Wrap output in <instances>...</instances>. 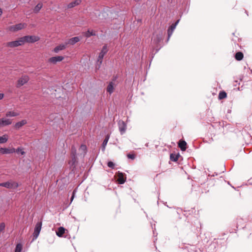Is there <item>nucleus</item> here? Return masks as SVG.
I'll list each match as a JSON object with an SVG mask.
<instances>
[{"mask_svg": "<svg viewBox=\"0 0 252 252\" xmlns=\"http://www.w3.org/2000/svg\"><path fill=\"white\" fill-rule=\"evenodd\" d=\"M39 37L34 35H26L22 37L23 44L25 42L33 43L39 40Z\"/></svg>", "mask_w": 252, "mask_h": 252, "instance_id": "nucleus-2", "label": "nucleus"}, {"mask_svg": "<svg viewBox=\"0 0 252 252\" xmlns=\"http://www.w3.org/2000/svg\"><path fill=\"white\" fill-rule=\"evenodd\" d=\"M117 181L119 184H123L125 183L126 177V175L120 171H118L116 174Z\"/></svg>", "mask_w": 252, "mask_h": 252, "instance_id": "nucleus-3", "label": "nucleus"}, {"mask_svg": "<svg viewBox=\"0 0 252 252\" xmlns=\"http://www.w3.org/2000/svg\"><path fill=\"white\" fill-rule=\"evenodd\" d=\"M0 153L2 154H8L15 153V149L13 148L11 149L1 148Z\"/></svg>", "mask_w": 252, "mask_h": 252, "instance_id": "nucleus-10", "label": "nucleus"}, {"mask_svg": "<svg viewBox=\"0 0 252 252\" xmlns=\"http://www.w3.org/2000/svg\"><path fill=\"white\" fill-rule=\"evenodd\" d=\"M29 81L28 76L25 75L23 76L21 78H20L18 81L17 87H20L25 84H26Z\"/></svg>", "mask_w": 252, "mask_h": 252, "instance_id": "nucleus-9", "label": "nucleus"}, {"mask_svg": "<svg viewBox=\"0 0 252 252\" xmlns=\"http://www.w3.org/2000/svg\"><path fill=\"white\" fill-rule=\"evenodd\" d=\"M63 56H56L50 58L48 61L50 63L55 64L58 62H61L63 61Z\"/></svg>", "mask_w": 252, "mask_h": 252, "instance_id": "nucleus-11", "label": "nucleus"}, {"mask_svg": "<svg viewBox=\"0 0 252 252\" xmlns=\"http://www.w3.org/2000/svg\"><path fill=\"white\" fill-rule=\"evenodd\" d=\"M65 228L63 227H60L58 230L56 231V234L59 237H62L65 232Z\"/></svg>", "mask_w": 252, "mask_h": 252, "instance_id": "nucleus-21", "label": "nucleus"}, {"mask_svg": "<svg viewBox=\"0 0 252 252\" xmlns=\"http://www.w3.org/2000/svg\"><path fill=\"white\" fill-rule=\"evenodd\" d=\"M161 39V35H158L157 36V39L156 40L155 39H154V41H156V43H158L159 42Z\"/></svg>", "mask_w": 252, "mask_h": 252, "instance_id": "nucleus-35", "label": "nucleus"}, {"mask_svg": "<svg viewBox=\"0 0 252 252\" xmlns=\"http://www.w3.org/2000/svg\"><path fill=\"white\" fill-rule=\"evenodd\" d=\"M23 44H24L23 41L22 39V37H21L17 40L7 42L5 44V46L11 48H13L21 46Z\"/></svg>", "mask_w": 252, "mask_h": 252, "instance_id": "nucleus-5", "label": "nucleus"}, {"mask_svg": "<svg viewBox=\"0 0 252 252\" xmlns=\"http://www.w3.org/2000/svg\"><path fill=\"white\" fill-rule=\"evenodd\" d=\"M227 94L225 92H220L219 94V98L220 99H223L226 97Z\"/></svg>", "mask_w": 252, "mask_h": 252, "instance_id": "nucleus-31", "label": "nucleus"}, {"mask_svg": "<svg viewBox=\"0 0 252 252\" xmlns=\"http://www.w3.org/2000/svg\"><path fill=\"white\" fill-rule=\"evenodd\" d=\"M2 13V10H1V9L0 8V15H1Z\"/></svg>", "mask_w": 252, "mask_h": 252, "instance_id": "nucleus-40", "label": "nucleus"}, {"mask_svg": "<svg viewBox=\"0 0 252 252\" xmlns=\"http://www.w3.org/2000/svg\"><path fill=\"white\" fill-rule=\"evenodd\" d=\"M109 139V135H107L105 137L104 140H103L102 144V149L103 150H105V146H106V145H107V144L108 143Z\"/></svg>", "mask_w": 252, "mask_h": 252, "instance_id": "nucleus-28", "label": "nucleus"}, {"mask_svg": "<svg viewBox=\"0 0 252 252\" xmlns=\"http://www.w3.org/2000/svg\"><path fill=\"white\" fill-rule=\"evenodd\" d=\"M80 0H76L74 1H72L67 5V8H71L74 7V6L79 5L80 3Z\"/></svg>", "mask_w": 252, "mask_h": 252, "instance_id": "nucleus-20", "label": "nucleus"}, {"mask_svg": "<svg viewBox=\"0 0 252 252\" xmlns=\"http://www.w3.org/2000/svg\"><path fill=\"white\" fill-rule=\"evenodd\" d=\"M107 165L109 167L113 169L114 168L115 164L112 161H109L107 163Z\"/></svg>", "mask_w": 252, "mask_h": 252, "instance_id": "nucleus-33", "label": "nucleus"}, {"mask_svg": "<svg viewBox=\"0 0 252 252\" xmlns=\"http://www.w3.org/2000/svg\"><path fill=\"white\" fill-rule=\"evenodd\" d=\"M114 83L113 82H110L107 87V92L110 94H111L114 91Z\"/></svg>", "mask_w": 252, "mask_h": 252, "instance_id": "nucleus-18", "label": "nucleus"}, {"mask_svg": "<svg viewBox=\"0 0 252 252\" xmlns=\"http://www.w3.org/2000/svg\"><path fill=\"white\" fill-rule=\"evenodd\" d=\"M80 40V38L78 36L72 37L69 39L68 41L66 43V44L74 45L76 43L79 41Z\"/></svg>", "mask_w": 252, "mask_h": 252, "instance_id": "nucleus-14", "label": "nucleus"}, {"mask_svg": "<svg viewBox=\"0 0 252 252\" xmlns=\"http://www.w3.org/2000/svg\"><path fill=\"white\" fill-rule=\"evenodd\" d=\"M73 147H71V157L72 159L70 161H69V164L71 165L72 166L75 167V162L76 161V156H75V153H73Z\"/></svg>", "mask_w": 252, "mask_h": 252, "instance_id": "nucleus-13", "label": "nucleus"}, {"mask_svg": "<svg viewBox=\"0 0 252 252\" xmlns=\"http://www.w3.org/2000/svg\"><path fill=\"white\" fill-rule=\"evenodd\" d=\"M26 25L24 23H19L15 25L11 26L9 27V30L12 32H16L24 29Z\"/></svg>", "mask_w": 252, "mask_h": 252, "instance_id": "nucleus-7", "label": "nucleus"}, {"mask_svg": "<svg viewBox=\"0 0 252 252\" xmlns=\"http://www.w3.org/2000/svg\"><path fill=\"white\" fill-rule=\"evenodd\" d=\"M179 22V20H178L175 23L172 24L167 30L168 38L167 41L169 40L170 37L172 35L174 30L175 29L177 25Z\"/></svg>", "mask_w": 252, "mask_h": 252, "instance_id": "nucleus-8", "label": "nucleus"}, {"mask_svg": "<svg viewBox=\"0 0 252 252\" xmlns=\"http://www.w3.org/2000/svg\"><path fill=\"white\" fill-rule=\"evenodd\" d=\"M119 130L121 133V134H123L126 129V124L123 122H119Z\"/></svg>", "mask_w": 252, "mask_h": 252, "instance_id": "nucleus-16", "label": "nucleus"}, {"mask_svg": "<svg viewBox=\"0 0 252 252\" xmlns=\"http://www.w3.org/2000/svg\"><path fill=\"white\" fill-rule=\"evenodd\" d=\"M4 96L3 94H0V100L2 99Z\"/></svg>", "mask_w": 252, "mask_h": 252, "instance_id": "nucleus-39", "label": "nucleus"}, {"mask_svg": "<svg viewBox=\"0 0 252 252\" xmlns=\"http://www.w3.org/2000/svg\"><path fill=\"white\" fill-rule=\"evenodd\" d=\"M178 146L181 151H185L187 149V143L184 140H180L178 143Z\"/></svg>", "mask_w": 252, "mask_h": 252, "instance_id": "nucleus-15", "label": "nucleus"}, {"mask_svg": "<svg viewBox=\"0 0 252 252\" xmlns=\"http://www.w3.org/2000/svg\"><path fill=\"white\" fill-rule=\"evenodd\" d=\"M179 155H176L175 154H171L170 155V158L171 160L173 161H177L178 159Z\"/></svg>", "mask_w": 252, "mask_h": 252, "instance_id": "nucleus-27", "label": "nucleus"}, {"mask_svg": "<svg viewBox=\"0 0 252 252\" xmlns=\"http://www.w3.org/2000/svg\"><path fill=\"white\" fill-rule=\"evenodd\" d=\"M22 249L23 245L21 243H18L16 246L15 252H21Z\"/></svg>", "mask_w": 252, "mask_h": 252, "instance_id": "nucleus-30", "label": "nucleus"}, {"mask_svg": "<svg viewBox=\"0 0 252 252\" xmlns=\"http://www.w3.org/2000/svg\"><path fill=\"white\" fill-rule=\"evenodd\" d=\"M5 228V224L3 222L0 223V234Z\"/></svg>", "mask_w": 252, "mask_h": 252, "instance_id": "nucleus-34", "label": "nucleus"}, {"mask_svg": "<svg viewBox=\"0 0 252 252\" xmlns=\"http://www.w3.org/2000/svg\"><path fill=\"white\" fill-rule=\"evenodd\" d=\"M41 226H42V222L41 221L38 222L36 224L35 228H34V232L33 233V240L36 239L38 237V236L39 234L40 231L41 230Z\"/></svg>", "mask_w": 252, "mask_h": 252, "instance_id": "nucleus-6", "label": "nucleus"}, {"mask_svg": "<svg viewBox=\"0 0 252 252\" xmlns=\"http://www.w3.org/2000/svg\"><path fill=\"white\" fill-rule=\"evenodd\" d=\"M19 115V113L14 111H8L6 113V116L8 117H15Z\"/></svg>", "mask_w": 252, "mask_h": 252, "instance_id": "nucleus-25", "label": "nucleus"}, {"mask_svg": "<svg viewBox=\"0 0 252 252\" xmlns=\"http://www.w3.org/2000/svg\"><path fill=\"white\" fill-rule=\"evenodd\" d=\"M0 187H4L7 189H16L19 187V185L16 182L10 181L0 183Z\"/></svg>", "mask_w": 252, "mask_h": 252, "instance_id": "nucleus-1", "label": "nucleus"}, {"mask_svg": "<svg viewBox=\"0 0 252 252\" xmlns=\"http://www.w3.org/2000/svg\"><path fill=\"white\" fill-rule=\"evenodd\" d=\"M12 121L10 119L1 118L0 119V126H3L10 125Z\"/></svg>", "mask_w": 252, "mask_h": 252, "instance_id": "nucleus-12", "label": "nucleus"}, {"mask_svg": "<svg viewBox=\"0 0 252 252\" xmlns=\"http://www.w3.org/2000/svg\"><path fill=\"white\" fill-rule=\"evenodd\" d=\"M26 124L27 121L26 120H23L20 122L16 123L15 125V127L16 129H19Z\"/></svg>", "mask_w": 252, "mask_h": 252, "instance_id": "nucleus-19", "label": "nucleus"}, {"mask_svg": "<svg viewBox=\"0 0 252 252\" xmlns=\"http://www.w3.org/2000/svg\"><path fill=\"white\" fill-rule=\"evenodd\" d=\"M15 152L18 154H20L21 155H24L25 154V152L23 151V149L20 147L15 149Z\"/></svg>", "mask_w": 252, "mask_h": 252, "instance_id": "nucleus-32", "label": "nucleus"}, {"mask_svg": "<svg viewBox=\"0 0 252 252\" xmlns=\"http://www.w3.org/2000/svg\"><path fill=\"white\" fill-rule=\"evenodd\" d=\"M72 147H73L74 148H73V153L75 154V156H76V150L75 149V147L74 146H72Z\"/></svg>", "mask_w": 252, "mask_h": 252, "instance_id": "nucleus-38", "label": "nucleus"}, {"mask_svg": "<svg viewBox=\"0 0 252 252\" xmlns=\"http://www.w3.org/2000/svg\"><path fill=\"white\" fill-rule=\"evenodd\" d=\"M127 157L128 158L132 159H133L135 158V156L133 154H128Z\"/></svg>", "mask_w": 252, "mask_h": 252, "instance_id": "nucleus-36", "label": "nucleus"}, {"mask_svg": "<svg viewBox=\"0 0 252 252\" xmlns=\"http://www.w3.org/2000/svg\"><path fill=\"white\" fill-rule=\"evenodd\" d=\"M79 151L81 152V154L84 155L86 153L87 147L85 145H81L79 148Z\"/></svg>", "mask_w": 252, "mask_h": 252, "instance_id": "nucleus-24", "label": "nucleus"}, {"mask_svg": "<svg viewBox=\"0 0 252 252\" xmlns=\"http://www.w3.org/2000/svg\"><path fill=\"white\" fill-rule=\"evenodd\" d=\"M8 136L6 135H3L2 136H0V144L5 143L7 141Z\"/></svg>", "mask_w": 252, "mask_h": 252, "instance_id": "nucleus-29", "label": "nucleus"}, {"mask_svg": "<svg viewBox=\"0 0 252 252\" xmlns=\"http://www.w3.org/2000/svg\"><path fill=\"white\" fill-rule=\"evenodd\" d=\"M66 44H60L59 46H57L54 49V52L57 53L60 51L64 49L66 47Z\"/></svg>", "mask_w": 252, "mask_h": 252, "instance_id": "nucleus-17", "label": "nucleus"}, {"mask_svg": "<svg viewBox=\"0 0 252 252\" xmlns=\"http://www.w3.org/2000/svg\"><path fill=\"white\" fill-rule=\"evenodd\" d=\"M75 191H76L75 190H74L73 191L72 195V196H71V202H72L73 201V198L74 197V194L75 193Z\"/></svg>", "mask_w": 252, "mask_h": 252, "instance_id": "nucleus-37", "label": "nucleus"}, {"mask_svg": "<svg viewBox=\"0 0 252 252\" xmlns=\"http://www.w3.org/2000/svg\"><path fill=\"white\" fill-rule=\"evenodd\" d=\"M108 51V50L107 48V45H104L97 58V62L99 63V66L101 64L103 57L104 55L107 53Z\"/></svg>", "mask_w": 252, "mask_h": 252, "instance_id": "nucleus-4", "label": "nucleus"}, {"mask_svg": "<svg viewBox=\"0 0 252 252\" xmlns=\"http://www.w3.org/2000/svg\"><path fill=\"white\" fill-rule=\"evenodd\" d=\"M84 35L86 37H89L91 36L95 35V33L93 30H88L87 32L84 33Z\"/></svg>", "mask_w": 252, "mask_h": 252, "instance_id": "nucleus-23", "label": "nucleus"}, {"mask_svg": "<svg viewBox=\"0 0 252 252\" xmlns=\"http://www.w3.org/2000/svg\"><path fill=\"white\" fill-rule=\"evenodd\" d=\"M42 3H38L34 7L33 11L35 13H38L39 10L41 9L42 7Z\"/></svg>", "mask_w": 252, "mask_h": 252, "instance_id": "nucleus-26", "label": "nucleus"}, {"mask_svg": "<svg viewBox=\"0 0 252 252\" xmlns=\"http://www.w3.org/2000/svg\"><path fill=\"white\" fill-rule=\"evenodd\" d=\"M244 57L243 54L241 52H237L235 54V58L237 61H241L243 59Z\"/></svg>", "mask_w": 252, "mask_h": 252, "instance_id": "nucleus-22", "label": "nucleus"}]
</instances>
